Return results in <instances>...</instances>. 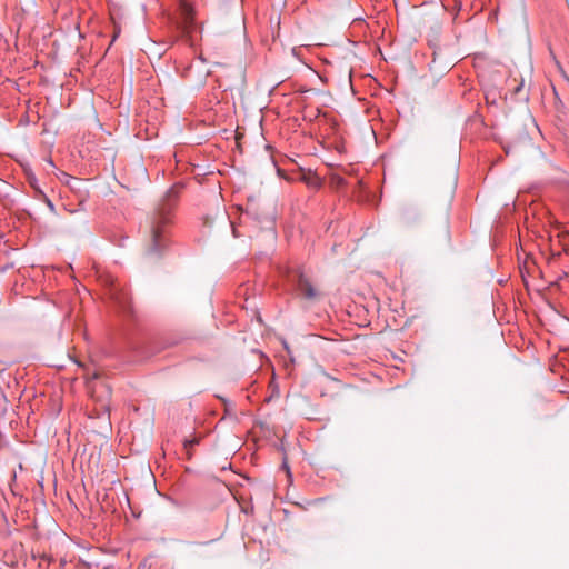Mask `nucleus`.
Here are the masks:
<instances>
[{"label": "nucleus", "mask_w": 569, "mask_h": 569, "mask_svg": "<svg viewBox=\"0 0 569 569\" xmlns=\"http://www.w3.org/2000/svg\"><path fill=\"white\" fill-rule=\"evenodd\" d=\"M182 186H172L160 200L148 222L149 239L147 252L158 254L166 247L167 227L170 223V214L177 203Z\"/></svg>", "instance_id": "1"}, {"label": "nucleus", "mask_w": 569, "mask_h": 569, "mask_svg": "<svg viewBox=\"0 0 569 569\" xmlns=\"http://www.w3.org/2000/svg\"><path fill=\"white\" fill-rule=\"evenodd\" d=\"M89 389L91 391L92 398L96 399L99 408H97V413L99 415L100 411L109 412V405H110V396L111 390L110 388L99 381L97 383H92V381H89Z\"/></svg>", "instance_id": "2"}, {"label": "nucleus", "mask_w": 569, "mask_h": 569, "mask_svg": "<svg viewBox=\"0 0 569 569\" xmlns=\"http://www.w3.org/2000/svg\"><path fill=\"white\" fill-rule=\"evenodd\" d=\"M298 288L307 299H317L319 296L318 291L313 288L311 282L303 276L299 277Z\"/></svg>", "instance_id": "3"}, {"label": "nucleus", "mask_w": 569, "mask_h": 569, "mask_svg": "<svg viewBox=\"0 0 569 569\" xmlns=\"http://www.w3.org/2000/svg\"><path fill=\"white\" fill-rule=\"evenodd\" d=\"M181 10H182V16H183L184 28H189L193 21L192 8L187 3H182Z\"/></svg>", "instance_id": "4"}, {"label": "nucleus", "mask_w": 569, "mask_h": 569, "mask_svg": "<svg viewBox=\"0 0 569 569\" xmlns=\"http://www.w3.org/2000/svg\"><path fill=\"white\" fill-rule=\"evenodd\" d=\"M197 443H198V439L186 440V441H184V447H186V449L189 451V447L194 446V445H197Z\"/></svg>", "instance_id": "5"}, {"label": "nucleus", "mask_w": 569, "mask_h": 569, "mask_svg": "<svg viewBox=\"0 0 569 569\" xmlns=\"http://www.w3.org/2000/svg\"><path fill=\"white\" fill-rule=\"evenodd\" d=\"M220 217H221L222 221L228 222L230 226L232 224V223H231V221L226 217V213H224V212H222V213L220 214Z\"/></svg>", "instance_id": "6"}, {"label": "nucleus", "mask_w": 569, "mask_h": 569, "mask_svg": "<svg viewBox=\"0 0 569 569\" xmlns=\"http://www.w3.org/2000/svg\"><path fill=\"white\" fill-rule=\"evenodd\" d=\"M99 377H100V376H99V373H98V372H94L91 379H92V380H98V379H99Z\"/></svg>", "instance_id": "7"}, {"label": "nucleus", "mask_w": 569, "mask_h": 569, "mask_svg": "<svg viewBox=\"0 0 569 569\" xmlns=\"http://www.w3.org/2000/svg\"><path fill=\"white\" fill-rule=\"evenodd\" d=\"M248 210H250V211H251V210H253V203H251V204L249 206V209H248Z\"/></svg>", "instance_id": "8"}]
</instances>
